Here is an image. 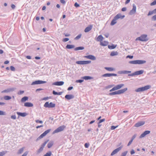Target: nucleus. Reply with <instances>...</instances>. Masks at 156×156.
Segmentation results:
<instances>
[{"instance_id": "f257e3e1", "label": "nucleus", "mask_w": 156, "mask_h": 156, "mask_svg": "<svg viewBox=\"0 0 156 156\" xmlns=\"http://www.w3.org/2000/svg\"><path fill=\"white\" fill-rule=\"evenodd\" d=\"M127 90V88H125L123 89L118 90L112 92L110 93L109 95H113L115 94H123L126 92Z\"/></svg>"}, {"instance_id": "f03ea898", "label": "nucleus", "mask_w": 156, "mask_h": 156, "mask_svg": "<svg viewBox=\"0 0 156 156\" xmlns=\"http://www.w3.org/2000/svg\"><path fill=\"white\" fill-rule=\"evenodd\" d=\"M148 40L147 37V35L146 34L141 35L140 36L137 37L136 41H146Z\"/></svg>"}, {"instance_id": "7ed1b4c3", "label": "nucleus", "mask_w": 156, "mask_h": 156, "mask_svg": "<svg viewBox=\"0 0 156 156\" xmlns=\"http://www.w3.org/2000/svg\"><path fill=\"white\" fill-rule=\"evenodd\" d=\"M151 87L150 85H147L144 87H140L136 89L135 90V91L137 92L143 91L149 89Z\"/></svg>"}, {"instance_id": "20e7f679", "label": "nucleus", "mask_w": 156, "mask_h": 156, "mask_svg": "<svg viewBox=\"0 0 156 156\" xmlns=\"http://www.w3.org/2000/svg\"><path fill=\"white\" fill-rule=\"evenodd\" d=\"M146 61L145 60H136L129 62V63L131 64H142L145 63Z\"/></svg>"}, {"instance_id": "39448f33", "label": "nucleus", "mask_w": 156, "mask_h": 156, "mask_svg": "<svg viewBox=\"0 0 156 156\" xmlns=\"http://www.w3.org/2000/svg\"><path fill=\"white\" fill-rule=\"evenodd\" d=\"M44 106L46 108H54L55 106V104L52 102H50L49 104L48 102H46L45 103Z\"/></svg>"}, {"instance_id": "423d86ee", "label": "nucleus", "mask_w": 156, "mask_h": 156, "mask_svg": "<svg viewBox=\"0 0 156 156\" xmlns=\"http://www.w3.org/2000/svg\"><path fill=\"white\" fill-rule=\"evenodd\" d=\"M124 84H119L113 87L112 89L110 90V92H112L113 91L115 90L121 88L123 87Z\"/></svg>"}, {"instance_id": "0eeeda50", "label": "nucleus", "mask_w": 156, "mask_h": 156, "mask_svg": "<svg viewBox=\"0 0 156 156\" xmlns=\"http://www.w3.org/2000/svg\"><path fill=\"white\" fill-rule=\"evenodd\" d=\"M65 128V126H62L58 127L57 129L55 130L53 132V134L58 133L63 131Z\"/></svg>"}, {"instance_id": "6e6552de", "label": "nucleus", "mask_w": 156, "mask_h": 156, "mask_svg": "<svg viewBox=\"0 0 156 156\" xmlns=\"http://www.w3.org/2000/svg\"><path fill=\"white\" fill-rule=\"evenodd\" d=\"M136 5L134 4H133L132 9L130 11L129 14L131 15H133L136 13Z\"/></svg>"}, {"instance_id": "1a4fd4ad", "label": "nucleus", "mask_w": 156, "mask_h": 156, "mask_svg": "<svg viewBox=\"0 0 156 156\" xmlns=\"http://www.w3.org/2000/svg\"><path fill=\"white\" fill-rule=\"evenodd\" d=\"M51 129H48L45 131L37 139L38 140L39 139H41L44 136H46L48 133L51 131Z\"/></svg>"}, {"instance_id": "9d476101", "label": "nucleus", "mask_w": 156, "mask_h": 156, "mask_svg": "<svg viewBox=\"0 0 156 156\" xmlns=\"http://www.w3.org/2000/svg\"><path fill=\"white\" fill-rule=\"evenodd\" d=\"M46 81H43L40 80H38L35 81L34 82H33L32 84V85H35V84H43L45 83H46Z\"/></svg>"}, {"instance_id": "9b49d317", "label": "nucleus", "mask_w": 156, "mask_h": 156, "mask_svg": "<svg viewBox=\"0 0 156 156\" xmlns=\"http://www.w3.org/2000/svg\"><path fill=\"white\" fill-rule=\"evenodd\" d=\"M122 146H121L120 147L115 149L112 152L111 155L112 156L115 154L117 153H118L119 151H120L122 149Z\"/></svg>"}, {"instance_id": "f8f14e48", "label": "nucleus", "mask_w": 156, "mask_h": 156, "mask_svg": "<svg viewBox=\"0 0 156 156\" xmlns=\"http://www.w3.org/2000/svg\"><path fill=\"white\" fill-rule=\"evenodd\" d=\"M117 75L115 73H106L102 75L103 77H110L112 76H116Z\"/></svg>"}, {"instance_id": "ddd939ff", "label": "nucleus", "mask_w": 156, "mask_h": 156, "mask_svg": "<svg viewBox=\"0 0 156 156\" xmlns=\"http://www.w3.org/2000/svg\"><path fill=\"white\" fill-rule=\"evenodd\" d=\"M151 132L149 130H146L140 136V138H141L144 137L147 135L149 134Z\"/></svg>"}, {"instance_id": "4468645a", "label": "nucleus", "mask_w": 156, "mask_h": 156, "mask_svg": "<svg viewBox=\"0 0 156 156\" xmlns=\"http://www.w3.org/2000/svg\"><path fill=\"white\" fill-rule=\"evenodd\" d=\"M84 57L93 60L96 59V57L94 56L91 55L85 56Z\"/></svg>"}, {"instance_id": "2eb2a0df", "label": "nucleus", "mask_w": 156, "mask_h": 156, "mask_svg": "<svg viewBox=\"0 0 156 156\" xmlns=\"http://www.w3.org/2000/svg\"><path fill=\"white\" fill-rule=\"evenodd\" d=\"M145 123V122L144 121H140L136 123L134 126L136 127H139L141 126L144 125Z\"/></svg>"}, {"instance_id": "dca6fc26", "label": "nucleus", "mask_w": 156, "mask_h": 156, "mask_svg": "<svg viewBox=\"0 0 156 156\" xmlns=\"http://www.w3.org/2000/svg\"><path fill=\"white\" fill-rule=\"evenodd\" d=\"M14 89L13 88H8L7 89L5 90H4L2 91L1 92L2 93H9L11 91H14Z\"/></svg>"}, {"instance_id": "f3484780", "label": "nucleus", "mask_w": 156, "mask_h": 156, "mask_svg": "<svg viewBox=\"0 0 156 156\" xmlns=\"http://www.w3.org/2000/svg\"><path fill=\"white\" fill-rule=\"evenodd\" d=\"M64 84V82L63 81H58L53 83L52 85L56 86H62Z\"/></svg>"}, {"instance_id": "a211bd4d", "label": "nucleus", "mask_w": 156, "mask_h": 156, "mask_svg": "<svg viewBox=\"0 0 156 156\" xmlns=\"http://www.w3.org/2000/svg\"><path fill=\"white\" fill-rule=\"evenodd\" d=\"M125 16L124 15L122 16L121 14L119 13L117 14L115 16V17L117 20L119 18L121 19H123L125 17Z\"/></svg>"}, {"instance_id": "6ab92c4d", "label": "nucleus", "mask_w": 156, "mask_h": 156, "mask_svg": "<svg viewBox=\"0 0 156 156\" xmlns=\"http://www.w3.org/2000/svg\"><path fill=\"white\" fill-rule=\"evenodd\" d=\"M92 25H90L87 27H86L84 30V32L86 33L89 31L92 28Z\"/></svg>"}, {"instance_id": "aec40b11", "label": "nucleus", "mask_w": 156, "mask_h": 156, "mask_svg": "<svg viewBox=\"0 0 156 156\" xmlns=\"http://www.w3.org/2000/svg\"><path fill=\"white\" fill-rule=\"evenodd\" d=\"M65 98L67 100H70L74 98V96L72 94H67L65 96Z\"/></svg>"}, {"instance_id": "412c9836", "label": "nucleus", "mask_w": 156, "mask_h": 156, "mask_svg": "<svg viewBox=\"0 0 156 156\" xmlns=\"http://www.w3.org/2000/svg\"><path fill=\"white\" fill-rule=\"evenodd\" d=\"M16 113L18 115L22 117H25L27 115V114L26 112L21 113L17 112Z\"/></svg>"}, {"instance_id": "4be33fe9", "label": "nucleus", "mask_w": 156, "mask_h": 156, "mask_svg": "<svg viewBox=\"0 0 156 156\" xmlns=\"http://www.w3.org/2000/svg\"><path fill=\"white\" fill-rule=\"evenodd\" d=\"M104 39L103 37L101 35H99L98 36L96 39V40L98 41H102Z\"/></svg>"}, {"instance_id": "5701e85b", "label": "nucleus", "mask_w": 156, "mask_h": 156, "mask_svg": "<svg viewBox=\"0 0 156 156\" xmlns=\"http://www.w3.org/2000/svg\"><path fill=\"white\" fill-rule=\"evenodd\" d=\"M108 42L106 41H102L100 43V45L102 46H106L108 44Z\"/></svg>"}, {"instance_id": "b1692460", "label": "nucleus", "mask_w": 156, "mask_h": 156, "mask_svg": "<svg viewBox=\"0 0 156 156\" xmlns=\"http://www.w3.org/2000/svg\"><path fill=\"white\" fill-rule=\"evenodd\" d=\"M24 106L27 107H32L33 106V105L30 102H26L24 104Z\"/></svg>"}, {"instance_id": "393cba45", "label": "nucleus", "mask_w": 156, "mask_h": 156, "mask_svg": "<svg viewBox=\"0 0 156 156\" xmlns=\"http://www.w3.org/2000/svg\"><path fill=\"white\" fill-rule=\"evenodd\" d=\"M144 72L143 70H140L138 71H137L135 72V75H140L143 74Z\"/></svg>"}, {"instance_id": "a878e982", "label": "nucleus", "mask_w": 156, "mask_h": 156, "mask_svg": "<svg viewBox=\"0 0 156 156\" xmlns=\"http://www.w3.org/2000/svg\"><path fill=\"white\" fill-rule=\"evenodd\" d=\"M54 144L53 141H50L48 144L47 146L48 148H50L52 147Z\"/></svg>"}, {"instance_id": "bb28decb", "label": "nucleus", "mask_w": 156, "mask_h": 156, "mask_svg": "<svg viewBox=\"0 0 156 156\" xmlns=\"http://www.w3.org/2000/svg\"><path fill=\"white\" fill-rule=\"evenodd\" d=\"M117 20L114 17V19L112 20L111 22V25L112 26H113L115 24V23H117Z\"/></svg>"}, {"instance_id": "cd10ccee", "label": "nucleus", "mask_w": 156, "mask_h": 156, "mask_svg": "<svg viewBox=\"0 0 156 156\" xmlns=\"http://www.w3.org/2000/svg\"><path fill=\"white\" fill-rule=\"evenodd\" d=\"M75 47V46L73 45H69V44H67L66 48L67 49H72L74 48Z\"/></svg>"}, {"instance_id": "c85d7f7f", "label": "nucleus", "mask_w": 156, "mask_h": 156, "mask_svg": "<svg viewBox=\"0 0 156 156\" xmlns=\"http://www.w3.org/2000/svg\"><path fill=\"white\" fill-rule=\"evenodd\" d=\"M82 78L83 79L85 80H90L92 79L93 78L92 77L90 76H84L82 77Z\"/></svg>"}, {"instance_id": "c756f323", "label": "nucleus", "mask_w": 156, "mask_h": 156, "mask_svg": "<svg viewBox=\"0 0 156 156\" xmlns=\"http://www.w3.org/2000/svg\"><path fill=\"white\" fill-rule=\"evenodd\" d=\"M105 69H106V70L109 71H112L114 70L115 69L114 68L112 67H106L105 68Z\"/></svg>"}, {"instance_id": "7c9ffc66", "label": "nucleus", "mask_w": 156, "mask_h": 156, "mask_svg": "<svg viewBox=\"0 0 156 156\" xmlns=\"http://www.w3.org/2000/svg\"><path fill=\"white\" fill-rule=\"evenodd\" d=\"M84 48L83 47H76L75 48L74 50L75 51H78L79 50H83Z\"/></svg>"}, {"instance_id": "2f4dec72", "label": "nucleus", "mask_w": 156, "mask_h": 156, "mask_svg": "<svg viewBox=\"0 0 156 156\" xmlns=\"http://www.w3.org/2000/svg\"><path fill=\"white\" fill-rule=\"evenodd\" d=\"M28 98L27 97L25 96L23 97L21 99V101L22 102H24L28 100Z\"/></svg>"}, {"instance_id": "473e14b6", "label": "nucleus", "mask_w": 156, "mask_h": 156, "mask_svg": "<svg viewBox=\"0 0 156 156\" xmlns=\"http://www.w3.org/2000/svg\"><path fill=\"white\" fill-rule=\"evenodd\" d=\"M118 54V53L117 51H112L110 53V55L111 56H114L115 55H117Z\"/></svg>"}, {"instance_id": "72a5a7b5", "label": "nucleus", "mask_w": 156, "mask_h": 156, "mask_svg": "<svg viewBox=\"0 0 156 156\" xmlns=\"http://www.w3.org/2000/svg\"><path fill=\"white\" fill-rule=\"evenodd\" d=\"M91 62V61H83V65L89 64Z\"/></svg>"}, {"instance_id": "f704fd0d", "label": "nucleus", "mask_w": 156, "mask_h": 156, "mask_svg": "<svg viewBox=\"0 0 156 156\" xmlns=\"http://www.w3.org/2000/svg\"><path fill=\"white\" fill-rule=\"evenodd\" d=\"M116 47V45L115 46L113 44L112 45H108V48L110 49H114Z\"/></svg>"}, {"instance_id": "c9c22d12", "label": "nucleus", "mask_w": 156, "mask_h": 156, "mask_svg": "<svg viewBox=\"0 0 156 156\" xmlns=\"http://www.w3.org/2000/svg\"><path fill=\"white\" fill-rule=\"evenodd\" d=\"M4 98L5 100H8L11 99V98L10 96H5L4 97Z\"/></svg>"}, {"instance_id": "e433bc0d", "label": "nucleus", "mask_w": 156, "mask_h": 156, "mask_svg": "<svg viewBox=\"0 0 156 156\" xmlns=\"http://www.w3.org/2000/svg\"><path fill=\"white\" fill-rule=\"evenodd\" d=\"M82 36L81 34H78L76 37L74 38V40H78Z\"/></svg>"}, {"instance_id": "4c0bfd02", "label": "nucleus", "mask_w": 156, "mask_h": 156, "mask_svg": "<svg viewBox=\"0 0 156 156\" xmlns=\"http://www.w3.org/2000/svg\"><path fill=\"white\" fill-rule=\"evenodd\" d=\"M51 151H49L47 152L43 156H51Z\"/></svg>"}, {"instance_id": "58836bf2", "label": "nucleus", "mask_w": 156, "mask_h": 156, "mask_svg": "<svg viewBox=\"0 0 156 156\" xmlns=\"http://www.w3.org/2000/svg\"><path fill=\"white\" fill-rule=\"evenodd\" d=\"M24 149V147H22L19 150L18 153L19 154H21L23 153Z\"/></svg>"}, {"instance_id": "ea45409f", "label": "nucleus", "mask_w": 156, "mask_h": 156, "mask_svg": "<svg viewBox=\"0 0 156 156\" xmlns=\"http://www.w3.org/2000/svg\"><path fill=\"white\" fill-rule=\"evenodd\" d=\"M128 153L127 151H125L121 153L120 156H126Z\"/></svg>"}, {"instance_id": "a19ab883", "label": "nucleus", "mask_w": 156, "mask_h": 156, "mask_svg": "<svg viewBox=\"0 0 156 156\" xmlns=\"http://www.w3.org/2000/svg\"><path fill=\"white\" fill-rule=\"evenodd\" d=\"M49 140H48L47 141H45L44 143L41 145V147H42L43 148H44L46 144L48 141Z\"/></svg>"}, {"instance_id": "79ce46f5", "label": "nucleus", "mask_w": 156, "mask_h": 156, "mask_svg": "<svg viewBox=\"0 0 156 156\" xmlns=\"http://www.w3.org/2000/svg\"><path fill=\"white\" fill-rule=\"evenodd\" d=\"M6 151H3L0 152V156H3L6 153Z\"/></svg>"}, {"instance_id": "37998d69", "label": "nucleus", "mask_w": 156, "mask_h": 156, "mask_svg": "<svg viewBox=\"0 0 156 156\" xmlns=\"http://www.w3.org/2000/svg\"><path fill=\"white\" fill-rule=\"evenodd\" d=\"M5 115L6 113L5 112L2 111H0V115Z\"/></svg>"}, {"instance_id": "c03bdc74", "label": "nucleus", "mask_w": 156, "mask_h": 156, "mask_svg": "<svg viewBox=\"0 0 156 156\" xmlns=\"http://www.w3.org/2000/svg\"><path fill=\"white\" fill-rule=\"evenodd\" d=\"M154 12L153 10L152 11H150L147 14V16H149L150 15H151L152 14L154 13Z\"/></svg>"}, {"instance_id": "a18cd8bd", "label": "nucleus", "mask_w": 156, "mask_h": 156, "mask_svg": "<svg viewBox=\"0 0 156 156\" xmlns=\"http://www.w3.org/2000/svg\"><path fill=\"white\" fill-rule=\"evenodd\" d=\"M131 73V71H130L124 70V74H129Z\"/></svg>"}, {"instance_id": "49530a36", "label": "nucleus", "mask_w": 156, "mask_h": 156, "mask_svg": "<svg viewBox=\"0 0 156 156\" xmlns=\"http://www.w3.org/2000/svg\"><path fill=\"white\" fill-rule=\"evenodd\" d=\"M29 151H26L21 156H27L28 154Z\"/></svg>"}, {"instance_id": "de8ad7c7", "label": "nucleus", "mask_w": 156, "mask_h": 156, "mask_svg": "<svg viewBox=\"0 0 156 156\" xmlns=\"http://www.w3.org/2000/svg\"><path fill=\"white\" fill-rule=\"evenodd\" d=\"M156 5V0H154L150 4L152 6Z\"/></svg>"}, {"instance_id": "09e8293b", "label": "nucleus", "mask_w": 156, "mask_h": 156, "mask_svg": "<svg viewBox=\"0 0 156 156\" xmlns=\"http://www.w3.org/2000/svg\"><path fill=\"white\" fill-rule=\"evenodd\" d=\"M76 63L78 64L83 65V61H77L76 62Z\"/></svg>"}, {"instance_id": "8fccbe9b", "label": "nucleus", "mask_w": 156, "mask_h": 156, "mask_svg": "<svg viewBox=\"0 0 156 156\" xmlns=\"http://www.w3.org/2000/svg\"><path fill=\"white\" fill-rule=\"evenodd\" d=\"M35 121L37 123H42L43 122L42 121L39 120H36Z\"/></svg>"}, {"instance_id": "3c124183", "label": "nucleus", "mask_w": 156, "mask_h": 156, "mask_svg": "<svg viewBox=\"0 0 156 156\" xmlns=\"http://www.w3.org/2000/svg\"><path fill=\"white\" fill-rule=\"evenodd\" d=\"M83 80H76V83H82L83 82Z\"/></svg>"}, {"instance_id": "603ef678", "label": "nucleus", "mask_w": 156, "mask_h": 156, "mask_svg": "<svg viewBox=\"0 0 156 156\" xmlns=\"http://www.w3.org/2000/svg\"><path fill=\"white\" fill-rule=\"evenodd\" d=\"M24 92L23 90H20L19 92L18 93V94L19 95H21L23 94Z\"/></svg>"}, {"instance_id": "864d4df0", "label": "nucleus", "mask_w": 156, "mask_h": 156, "mask_svg": "<svg viewBox=\"0 0 156 156\" xmlns=\"http://www.w3.org/2000/svg\"><path fill=\"white\" fill-rule=\"evenodd\" d=\"M152 20L155 21L156 20V15L153 16L152 17Z\"/></svg>"}, {"instance_id": "5fc2aeb1", "label": "nucleus", "mask_w": 156, "mask_h": 156, "mask_svg": "<svg viewBox=\"0 0 156 156\" xmlns=\"http://www.w3.org/2000/svg\"><path fill=\"white\" fill-rule=\"evenodd\" d=\"M43 149V148L41 147H40L39 149L38 150V153H40L41 152Z\"/></svg>"}, {"instance_id": "6e6d98bb", "label": "nucleus", "mask_w": 156, "mask_h": 156, "mask_svg": "<svg viewBox=\"0 0 156 156\" xmlns=\"http://www.w3.org/2000/svg\"><path fill=\"white\" fill-rule=\"evenodd\" d=\"M114 86V85H109L106 87V89L111 88Z\"/></svg>"}, {"instance_id": "4d7b16f0", "label": "nucleus", "mask_w": 156, "mask_h": 156, "mask_svg": "<svg viewBox=\"0 0 156 156\" xmlns=\"http://www.w3.org/2000/svg\"><path fill=\"white\" fill-rule=\"evenodd\" d=\"M105 120V119H102L100 120L98 122V124H100L102 122H104Z\"/></svg>"}, {"instance_id": "13d9d810", "label": "nucleus", "mask_w": 156, "mask_h": 156, "mask_svg": "<svg viewBox=\"0 0 156 156\" xmlns=\"http://www.w3.org/2000/svg\"><path fill=\"white\" fill-rule=\"evenodd\" d=\"M135 75V72H134L132 73L128 74V76H134Z\"/></svg>"}, {"instance_id": "bf43d9fd", "label": "nucleus", "mask_w": 156, "mask_h": 156, "mask_svg": "<svg viewBox=\"0 0 156 156\" xmlns=\"http://www.w3.org/2000/svg\"><path fill=\"white\" fill-rule=\"evenodd\" d=\"M10 69L12 71H15V68L13 66H10Z\"/></svg>"}, {"instance_id": "052dcab7", "label": "nucleus", "mask_w": 156, "mask_h": 156, "mask_svg": "<svg viewBox=\"0 0 156 156\" xmlns=\"http://www.w3.org/2000/svg\"><path fill=\"white\" fill-rule=\"evenodd\" d=\"M69 39L68 38H65L63 39V41L66 42L69 40Z\"/></svg>"}, {"instance_id": "680f3d73", "label": "nucleus", "mask_w": 156, "mask_h": 156, "mask_svg": "<svg viewBox=\"0 0 156 156\" xmlns=\"http://www.w3.org/2000/svg\"><path fill=\"white\" fill-rule=\"evenodd\" d=\"M89 146V144L86 143L84 144V146L86 148H88Z\"/></svg>"}, {"instance_id": "e2e57ef3", "label": "nucleus", "mask_w": 156, "mask_h": 156, "mask_svg": "<svg viewBox=\"0 0 156 156\" xmlns=\"http://www.w3.org/2000/svg\"><path fill=\"white\" fill-rule=\"evenodd\" d=\"M136 134H135L132 137L131 140H133L136 138Z\"/></svg>"}, {"instance_id": "0e129e2a", "label": "nucleus", "mask_w": 156, "mask_h": 156, "mask_svg": "<svg viewBox=\"0 0 156 156\" xmlns=\"http://www.w3.org/2000/svg\"><path fill=\"white\" fill-rule=\"evenodd\" d=\"M11 119H15L16 118V117L15 115H12L11 117Z\"/></svg>"}, {"instance_id": "69168bd1", "label": "nucleus", "mask_w": 156, "mask_h": 156, "mask_svg": "<svg viewBox=\"0 0 156 156\" xmlns=\"http://www.w3.org/2000/svg\"><path fill=\"white\" fill-rule=\"evenodd\" d=\"M117 127V126H111V129L112 130H113V129H115Z\"/></svg>"}, {"instance_id": "338daca9", "label": "nucleus", "mask_w": 156, "mask_h": 156, "mask_svg": "<svg viewBox=\"0 0 156 156\" xmlns=\"http://www.w3.org/2000/svg\"><path fill=\"white\" fill-rule=\"evenodd\" d=\"M74 6L76 7H79V6H80V5L79 4H78L77 2H76L75 3Z\"/></svg>"}, {"instance_id": "774afa93", "label": "nucleus", "mask_w": 156, "mask_h": 156, "mask_svg": "<svg viewBox=\"0 0 156 156\" xmlns=\"http://www.w3.org/2000/svg\"><path fill=\"white\" fill-rule=\"evenodd\" d=\"M107 38L109 36V34L108 33H106L104 35Z\"/></svg>"}]
</instances>
